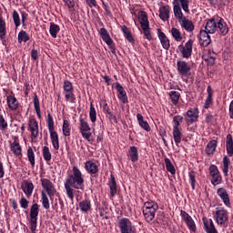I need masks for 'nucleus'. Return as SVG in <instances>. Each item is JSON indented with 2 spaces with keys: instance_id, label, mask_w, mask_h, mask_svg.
Instances as JSON below:
<instances>
[{
  "instance_id": "f257e3e1",
  "label": "nucleus",
  "mask_w": 233,
  "mask_h": 233,
  "mask_svg": "<svg viewBox=\"0 0 233 233\" xmlns=\"http://www.w3.org/2000/svg\"><path fill=\"white\" fill-rule=\"evenodd\" d=\"M64 187L70 201H74L76 190H83L85 188V177L77 166H73L72 174L68 175Z\"/></svg>"
},
{
  "instance_id": "f03ea898",
  "label": "nucleus",
  "mask_w": 233,
  "mask_h": 233,
  "mask_svg": "<svg viewBox=\"0 0 233 233\" xmlns=\"http://www.w3.org/2000/svg\"><path fill=\"white\" fill-rule=\"evenodd\" d=\"M40 183L44 189L41 191L42 205L46 210H48V208H50V200L48 199V197L50 199H54V196L57 194V189H56V186L50 178L43 177L40 179Z\"/></svg>"
},
{
  "instance_id": "7ed1b4c3",
  "label": "nucleus",
  "mask_w": 233,
  "mask_h": 233,
  "mask_svg": "<svg viewBox=\"0 0 233 233\" xmlns=\"http://www.w3.org/2000/svg\"><path fill=\"white\" fill-rule=\"evenodd\" d=\"M158 208L159 206L154 200H148L144 203L142 212L147 223H152V221H154V218H156V212H157Z\"/></svg>"
},
{
  "instance_id": "20e7f679",
  "label": "nucleus",
  "mask_w": 233,
  "mask_h": 233,
  "mask_svg": "<svg viewBox=\"0 0 233 233\" xmlns=\"http://www.w3.org/2000/svg\"><path fill=\"white\" fill-rule=\"evenodd\" d=\"M179 3L181 5H179ZM188 0H173V12L176 19H177L178 23L179 21H182V19H185L186 16L183 15V11L186 12V14H190V9L188 8L189 5Z\"/></svg>"
},
{
  "instance_id": "39448f33",
  "label": "nucleus",
  "mask_w": 233,
  "mask_h": 233,
  "mask_svg": "<svg viewBox=\"0 0 233 233\" xmlns=\"http://www.w3.org/2000/svg\"><path fill=\"white\" fill-rule=\"evenodd\" d=\"M138 19L145 39H147V41H154V37L152 36V31L150 29V22L148 21V15L147 14V12L140 11L138 13Z\"/></svg>"
},
{
  "instance_id": "423d86ee",
  "label": "nucleus",
  "mask_w": 233,
  "mask_h": 233,
  "mask_svg": "<svg viewBox=\"0 0 233 233\" xmlns=\"http://www.w3.org/2000/svg\"><path fill=\"white\" fill-rule=\"evenodd\" d=\"M46 123L50 134L51 143L55 150H59V135H57V132L56 131L54 116H52V114L50 113L47 114Z\"/></svg>"
},
{
  "instance_id": "0eeeda50",
  "label": "nucleus",
  "mask_w": 233,
  "mask_h": 233,
  "mask_svg": "<svg viewBox=\"0 0 233 233\" xmlns=\"http://www.w3.org/2000/svg\"><path fill=\"white\" fill-rule=\"evenodd\" d=\"M173 139L176 143L177 147H179V143H181V139L183 138V133L179 127H181V123H183V116L177 115L173 117Z\"/></svg>"
},
{
  "instance_id": "6e6552de",
  "label": "nucleus",
  "mask_w": 233,
  "mask_h": 233,
  "mask_svg": "<svg viewBox=\"0 0 233 233\" xmlns=\"http://www.w3.org/2000/svg\"><path fill=\"white\" fill-rule=\"evenodd\" d=\"M79 132L84 139H86L89 143H94V138H91L92 127H90V125L86 121V118L83 116L79 117Z\"/></svg>"
},
{
  "instance_id": "1a4fd4ad",
  "label": "nucleus",
  "mask_w": 233,
  "mask_h": 233,
  "mask_svg": "<svg viewBox=\"0 0 233 233\" xmlns=\"http://www.w3.org/2000/svg\"><path fill=\"white\" fill-rule=\"evenodd\" d=\"M214 219L219 227H227L228 225V211L225 208H217Z\"/></svg>"
},
{
  "instance_id": "9d476101",
  "label": "nucleus",
  "mask_w": 233,
  "mask_h": 233,
  "mask_svg": "<svg viewBox=\"0 0 233 233\" xmlns=\"http://www.w3.org/2000/svg\"><path fill=\"white\" fill-rule=\"evenodd\" d=\"M39 216V204L35 203L31 206L29 213V225L32 233H35L37 229V217Z\"/></svg>"
},
{
  "instance_id": "9b49d317",
  "label": "nucleus",
  "mask_w": 233,
  "mask_h": 233,
  "mask_svg": "<svg viewBox=\"0 0 233 233\" xmlns=\"http://www.w3.org/2000/svg\"><path fill=\"white\" fill-rule=\"evenodd\" d=\"M117 227L120 233H136V226L127 218H118Z\"/></svg>"
},
{
  "instance_id": "f8f14e48",
  "label": "nucleus",
  "mask_w": 233,
  "mask_h": 233,
  "mask_svg": "<svg viewBox=\"0 0 233 233\" xmlns=\"http://www.w3.org/2000/svg\"><path fill=\"white\" fill-rule=\"evenodd\" d=\"M209 170V176L211 177V184L214 187H217V185H221L223 182V177H221V172H219V168H218V166L211 165L208 167Z\"/></svg>"
},
{
  "instance_id": "ddd939ff",
  "label": "nucleus",
  "mask_w": 233,
  "mask_h": 233,
  "mask_svg": "<svg viewBox=\"0 0 233 233\" xmlns=\"http://www.w3.org/2000/svg\"><path fill=\"white\" fill-rule=\"evenodd\" d=\"M177 70L179 76L183 77H190V76H192V67L190 64L185 60H178L177 62Z\"/></svg>"
},
{
  "instance_id": "4468645a",
  "label": "nucleus",
  "mask_w": 233,
  "mask_h": 233,
  "mask_svg": "<svg viewBox=\"0 0 233 233\" xmlns=\"http://www.w3.org/2000/svg\"><path fill=\"white\" fill-rule=\"evenodd\" d=\"M194 48V40L189 39L185 45L178 46V50L184 59L192 57V49Z\"/></svg>"
},
{
  "instance_id": "2eb2a0df",
  "label": "nucleus",
  "mask_w": 233,
  "mask_h": 233,
  "mask_svg": "<svg viewBox=\"0 0 233 233\" xmlns=\"http://www.w3.org/2000/svg\"><path fill=\"white\" fill-rule=\"evenodd\" d=\"M12 140L9 141L10 150L16 157H23V147L19 143V137L13 136Z\"/></svg>"
},
{
  "instance_id": "dca6fc26",
  "label": "nucleus",
  "mask_w": 233,
  "mask_h": 233,
  "mask_svg": "<svg viewBox=\"0 0 233 233\" xmlns=\"http://www.w3.org/2000/svg\"><path fill=\"white\" fill-rule=\"evenodd\" d=\"M187 125H194L199 119V109L198 107L189 108L184 115Z\"/></svg>"
},
{
  "instance_id": "f3484780",
  "label": "nucleus",
  "mask_w": 233,
  "mask_h": 233,
  "mask_svg": "<svg viewBox=\"0 0 233 233\" xmlns=\"http://www.w3.org/2000/svg\"><path fill=\"white\" fill-rule=\"evenodd\" d=\"M28 130L31 133V139H37L39 137V124L35 118L29 119Z\"/></svg>"
},
{
  "instance_id": "a211bd4d",
  "label": "nucleus",
  "mask_w": 233,
  "mask_h": 233,
  "mask_svg": "<svg viewBox=\"0 0 233 233\" xmlns=\"http://www.w3.org/2000/svg\"><path fill=\"white\" fill-rule=\"evenodd\" d=\"M217 194L218 198H220L221 201L224 203L225 207H228V208H230L232 207V204L230 203V196L228 195V191H227V188H218Z\"/></svg>"
},
{
  "instance_id": "6ab92c4d",
  "label": "nucleus",
  "mask_w": 233,
  "mask_h": 233,
  "mask_svg": "<svg viewBox=\"0 0 233 233\" xmlns=\"http://www.w3.org/2000/svg\"><path fill=\"white\" fill-rule=\"evenodd\" d=\"M204 230L206 233H218L216 225H214V220L212 218H208L207 217L202 218Z\"/></svg>"
},
{
  "instance_id": "aec40b11",
  "label": "nucleus",
  "mask_w": 233,
  "mask_h": 233,
  "mask_svg": "<svg viewBox=\"0 0 233 233\" xmlns=\"http://www.w3.org/2000/svg\"><path fill=\"white\" fill-rule=\"evenodd\" d=\"M6 103L11 112H15L19 109L20 104L15 95H9L6 96Z\"/></svg>"
},
{
  "instance_id": "412c9836",
  "label": "nucleus",
  "mask_w": 233,
  "mask_h": 233,
  "mask_svg": "<svg viewBox=\"0 0 233 233\" xmlns=\"http://www.w3.org/2000/svg\"><path fill=\"white\" fill-rule=\"evenodd\" d=\"M158 39L162 45L164 50H170V39L164 34L161 28L157 29Z\"/></svg>"
},
{
  "instance_id": "4be33fe9",
  "label": "nucleus",
  "mask_w": 233,
  "mask_h": 233,
  "mask_svg": "<svg viewBox=\"0 0 233 233\" xmlns=\"http://www.w3.org/2000/svg\"><path fill=\"white\" fill-rule=\"evenodd\" d=\"M158 17L161 21L167 22L170 19V5H161L158 9Z\"/></svg>"
},
{
  "instance_id": "5701e85b",
  "label": "nucleus",
  "mask_w": 233,
  "mask_h": 233,
  "mask_svg": "<svg viewBox=\"0 0 233 233\" xmlns=\"http://www.w3.org/2000/svg\"><path fill=\"white\" fill-rule=\"evenodd\" d=\"M21 188L24 194H25L26 198H32V194L34 192V183H32V181L23 180Z\"/></svg>"
},
{
  "instance_id": "b1692460",
  "label": "nucleus",
  "mask_w": 233,
  "mask_h": 233,
  "mask_svg": "<svg viewBox=\"0 0 233 233\" xmlns=\"http://www.w3.org/2000/svg\"><path fill=\"white\" fill-rule=\"evenodd\" d=\"M116 90L118 92V99H120L123 105H127V103H128V96H127V91H125V88L121 84H119V82L116 83Z\"/></svg>"
},
{
  "instance_id": "393cba45",
  "label": "nucleus",
  "mask_w": 233,
  "mask_h": 233,
  "mask_svg": "<svg viewBox=\"0 0 233 233\" xmlns=\"http://www.w3.org/2000/svg\"><path fill=\"white\" fill-rule=\"evenodd\" d=\"M210 33H208V31H205L203 29L200 30L199 32V44L200 46H208V45H210V43H212V40L210 39V35H208Z\"/></svg>"
},
{
  "instance_id": "a878e982",
  "label": "nucleus",
  "mask_w": 233,
  "mask_h": 233,
  "mask_svg": "<svg viewBox=\"0 0 233 233\" xmlns=\"http://www.w3.org/2000/svg\"><path fill=\"white\" fill-rule=\"evenodd\" d=\"M180 24L181 28H184L186 32H194L196 25H194V22L189 20L188 18H183L178 22Z\"/></svg>"
},
{
  "instance_id": "bb28decb",
  "label": "nucleus",
  "mask_w": 233,
  "mask_h": 233,
  "mask_svg": "<svg viewBox=\"0 0 233 233\" xmlns=\"http://www.w3.org/2000/svg\"><path fill=\"white\" fill-rule=\"evenodd\" d=\"M217 30H218V23H216V18L208 19L204 31L209 34H216Z\"/></svg>"
},
{
  "instance_id": "cd10ccee",
  "label": "nucleus",
  "mask_w": 233,
  "mask_h": 233,
  "mask_svg": "<svg viewBox=\"0 0 233 233\" xmlns=\"http://www.w3.org/2000/svg\"><path fill=\"white\" fill-rule=\"evenodd\" d=\"M85 168L88 174L95 175L99 172V167L92 160H87L85 163Z\"/></svg>"
},
{
  "instance_id": "c85d7f7f",
  "label": "nucleus",
  "mask_w": 233,
  "mask_h": 233,
  "mask_svg": "<svg viewBox=\"0 0 233 233\" xmlns=\"http://www.w3.org/2000/svg\"><path fill=\"white\" fill-rule=\"evenodd\" d=\"M78 208L84 214H88L92 210V202L90 199L86 198L78 203Z\"/></svg>"
},
{
  "instance_id": "c756f323",
  "label": "nucleus",
  "mask_w": 233,
  "mask_h": 233,
  "mask_svg": "<svg viewBox=\"0 0 233 233\" xmlns=\"http://www.w3.org/2000/svg\"><path fill=\"white\" fill-rule=\"evenodd\" d=\"M216 148H218V140H210L206 146L205 152L208 156H214L216 154Z\"/></svg>"
},
{
  "instance_id": "7c9ffc66",
  "label": "nucleus",
  "mask_w": 233,
  "mask_h": 233,
  "mask_svg": "<svg viewBox=\"0 0 233 233\" xmlns=\"http://www.w3.org/2000/svg\"><path fill=\"white\" fill-rule=\"evenodd\" d=\"M217 30H218L220 35H227L228 34V25L223 18H220L217 23Z\"/></svg>"
},
{
  "instance_id": "2f4dec72",
  "label": "nucleus",
  "mask_w": 233,
  "mask_h": 233,
  "mask_svg": "<svg viewBox=\"0 0 233 233\" xmlns=\"http://www.w3.org/2000/svg\"><path fill=\"white\" fill-rule=\"evenodd\" d=\"M207 90H208V96L204 103V108L206 110H208V108H210V106L212 105V103H214V99L212 98L214 96V90H212L211 86H208Z\"/></svg>"
},
{
  "instance_id": "473e14b6",
  "label": "nucleus",
  "mask_w": 233,
  "mask_h": 233,
  "mask_svg": "<svg viewBox=\"0 0 233 233\" xmlns=\"http://www.w3.org/2000/svg\"><path fill=\"white\" fill-rule=\"evenodd\" d=\"M109 188L110 197L115 198L116 194H117V182L116 181V177L114 176V174L110 175Z\"/></svg>"
},
{
  "instance_id": "72a5a7b5",
  "label": "nucleus",
  "mask_w": 233,
  "mask_h": 233,
  "mask_svg": "<svg viewBox=\"0 0 233 233\" xmlns=\"http://www.w3.org/2000/svg\"><path fill=\"white\" fill-rule=\"evenodd\" d=\"M127 156L129 159L132 161V163L139 161V152L137 151V148L135 146L129 147Z\"/></svg>"
},
{
  "instance_id": "f704fd0d",
  "label": "nucleus",
  "mask_w": 233,
  "mask_h": 233,
  "mask_svg": "<svg viewBox=\"0 0 233 233\" xmlns=\"http://www.w3.org/2000/svg\"><path fill=\"white\" fill-rule=\"evenodd\" d=\"M121 30L126 37L127 41L134 45L136 43V39H134V35H132V31L127 25H122Z\"/></svg>"
},
{
  "instance_id": "c9c22d12",
  "label": "nucleus",
  "mask_w": 233,
  "mask_h": 233,
  "mask_svg": "<svg viewBox=\"0 0 233 233\" xmlns=\"http://www.w3.org/2000/svg\"><path fill=\"white\" fill-rule=\"evenodd\" d=\"M99 35L100 37L102 38V40L104 41V43H106V45H112V37H110V34H108V31L106 30V28L102 27L99 30Z\"/></svg>"
},
{
  "instance_id": "e433bc0d",
  "label": "nucleus",
  "mask_w": 233,
  "mask_h": 233,
  "mask_svg": "<svg viewBox=\"0 0 233 233\" xmlns=\"http://www.w3.org/2000/svg\"><path fill=\"white\" fill-rule=\"evenodd\" d=\"M6 37V22L3 18V10L0 9V39Z\"/></svg>"
},
{
  "instance_id": "4c0bfd02",
  "label": "nucleus",
  "mask_w": 233,
  "mask_h": 233,
  "mask_svg": "<svg viewBox=\"0 0 233 233\" xmlns=\"http://www.w3.org/2000/svg\"><path fill=\"white\" fill-rule=\"evenodd\" d=\"M137 119L138 121L139 127H141V128H143V130H146V132H150V130H151L150 125L148 124L147 121H145L143 115H141V113H138L137 115Z\"/></svg>"
},
{
  "instance_id": "58836bf2",
  "label": "nucleus",
  "mask_w": 233,
  "mask_h": 233,
  "mask_svg": "<svg viewBox=\"0 0 233 233\" xmlns=\"http://www.w3.org/2000/svg\"><path fill=\"white\" fill-rule=\"evenodd\" d=\"M203 59L208 63V66H214L216 65V53H211L208 50V55L203 56Z\"/></svg>"
},
{
  "instance_id": "ea45409f",
  "label": "nucleus",
  "mask_w": 233,
  "mask_h": 233,
  "mask_svg": "<svg viewBox=\"0 0 233 233\" xmlns=\"http://www.w3.org/2000/svg\"><path fill=\"white\" fill-rule=\"evenodd\" d=\"M168 96L172 105L177 106V105H179V99H181V93L177 91H170Z\"/></svg>"
},
{
  "instance_id": "a19ab883",
  "label": "nucleus",
  "mask_w": 233,
  "mask_h": 233,
  "mask_svg": "<svg viewBox=\"0 0 233 233\" xmlns=\"http://www.w3.org/2000/svg\"><path fill=\"white\" fill-rule=\"evenodd\" d=\"M226 150H227L228 156L229 157H232V156H233V139H232V135H230V134H228L227 136Z\"/></svg>"
},
{
  "instance_id": "79ce46f5",
  "label": "nucleus",
  "mask_w": 233,
  "mask_h": 233,
  "mask_svg": "<svg viewBox=\"0 0 233 233\" xmlns=\"http://www.w3.org/2000/svg\"><path fill=\"white\" fill-rule=\"evenodd\" d=\"M62 132L65 137H70V134L72 132V126H70V122L67 119L63 120Z\"/></svg>"
},
{
  "instance_id": "37998d69",
  "label": "nucleus",
  "mask_w": 233,
  "mask_h": 233,
  "mask_svg": "<svg viewBox=\"0 0 233 233\" xmlns=\"http://www.w3.org/2000/svg\"><path fill=\"white\" fill-rule=\"evenodd\" d=\"M27 159L32 168H34L35 167V153L34 152V148H32V147L27 148Z\"/></svg>"
},
{
  "instance_id": "c03bdc74",
  "label": "nucleus",
  "mask_w": 233,
  "mask_h": 233,
  "mask_svg": "<svg viewBox=\"0 0 233 233\" xmlns=\"http://www.w3.org/2000/svg\"><path fill=\"white\" fill-rule=\"evenodd\" d=\"M171 35L177 42L183 41V35L181 34V31H179L177 27H172L171 30Z\"/></svg>"
},
{
  "instance_id": "a18cd8bd",
  "label": "nucleus",
  "mask_w": 233,
  "mask_h": 233,
  "mask_svg": "<svg viewBox=\"0 0 233 233\" xmlns=\"http://www.w3.org/2000/svg\"><path fill=\"white\" fill-rule=\"evenodd\" d=\"M33 101H34V106H35V110L36 112V116H37L38 119H41V117H42L41 106L39 103V97H37V94H35Z\"/></svg>"
},
{
  "instance_id": "49530a36",
  "label": "nucleus",
  "mask_w": 233,
  "mask_h": 233,
  "mask_svg": "<svg viewBox=\"0 0 233 233\" xmlns=\"http://www.w3.org/2000/svg\"><path fill=\"white\" fill-rule=\"evenodd\" d=\"M42 156L43 158L46 161V163L52 161V153L50 152V147H48V146L43 147Z\"/></svg>"
},
{
  "instance_id": "de8ad7c7",
  "label": "nucleus",
  "mask_w": 233,
  "mask_h": 233,
  "mask_svg": "<svg viewBox=\"0 0 233 233\" xmlns=\"http://www.w3.org/2000/svg\"><path fill=\"white\" fill-rule=\"evenodd\" d=\"M164 161L167 172H170L172 176L176 175V167H174V164H172V161L168 157H165Z\"/></svg>"
},
{
  "instance_id": "09e8293b",
  "label": "nucleus",
  "mask_w": 233,
  "mask_h": 233,
  "mask_svg": "<svg viewBox=\"0 0 233 233\" xmlns=\"http://www.w3.org/2000/svg\"><path fill=\"white\" fill-rule=\"evenodd\" d=\"M65 99L67 103H76V94H74V89L70 91H64Z\"/></svg>"
},
{
  "instance_id": "8fccbe9b",
  "label": "nucleus",
  "mask_w": 233,
  "mask_h": 233,
  "mask_svg": "<svg viewBox=\"0 0 233 233\" xmlns=\"http://www.w3.org/2000/svg\"><path fill=\"white\" fill-rule=\"evenodd\" d=\"M223 168H222V171H223V174L224 176L228 177V167H230V158H228V156H225L223 157Z\"/></svg>"
},
{
  "instance_id": "3c124183",
  "label": "nucleus",
  "mask_w": 233,
  "mask_h": 233,
  "mask_svg": "<svg viewBox=\"0 0 233 233\" xmlns=\"http://www.w3.org/2000/svg\"><path fill=\"white\" fill-rule=\"evenodd\" d=\"M27 41H30V36L26 34V31L21 30L18 33V43H27Z\"/></svg>"
},
{
  "instance_id": "603ef678",
  "label": "nucleus",
  "mask_w": 233,
  "mask_h": 233,
  "mask_svg": "<svg viewBox=\"0 0 233 233\" xmlns=\"http://www.w3.org/2000/svg\"><path fill=\"white\" fill-rule=\"evenodd\" d=\"M59 30H61L59 25H56L55 23L50 24L49 32H50V35L54 37V39L57 37V34H59Z\"/></svg>"
},
{
  "instance_id": "864d4df0",
  "label": "nucleus",
  "mask_w": 233,
  "mask_h": 233,
  "mask_svg": "<svg viewBox=\"0 0 233 233\" xmlns=\"http://www.w3.org/2000/svg\"><path fill=\"white\" fill-rule=\"evenodd\" d=\"M196 176H198V173L194 170L189 171L188 177H189V183L191 185L192 190H196Z\"/></svg>"
},
{
  "instance_id": "5fc2aeb1",
  "label": "nucleus",
  "mask_w": 233,
  "mask_h": 233,
  "mask_svg": "<svg viewBox=\"0 0 233 233\" xmlns=\"http://www.w3.org/2000/svg\"><path fill=\"white\" fill-rule=\"evenodd\" d=\"M89 117L91 123H96L97 121V113L96 112V107H94V104H90V111H89Z\"/></svg>"
},
{
  "instance_id": "6e6d98bb",
  "label": "nucleus",
  "mask_w": 233,
  "mask_h": 233,
  "mask_svg": "<svg viewBox=\"0 0 233 233\" xmlns=\"http://www.w3.org/2000/svg\"><path fill=\"white\" fill-rule=\"evenodd\" d=\"M185 223L186 225H187L191 232H196L197 230L196 222H194V219L192 218V217L189 219L186 220Z\"/></svg>"
},
{
  "instance_id": "4d7b16f0",
  "label": "nucleus",
  "mask_w": 233,
  "mask_h": 233,
  "mask_svg": "<svg viewBox=\"0 0 233 233\" xmlns=\"http://www.w3.org/2000/svg\"><path fill=\"white\" fill-rule=\"evenodd\" d=\"M65 3V6H67L69 12H74V8H76V0H63Z\"/></svg>"
},
{
  "instance_id": "13d9d810",
  "label": "nucleus",
  "mask_w": 233,
  "mask_h": 233,
  "mask_svg": "<svg viewBox=\"0 0 233 233\" xmlns=\"http://www.w3.org/2000/svg\"><path fill=\"white\" fill-rule=\"evenodd\" d=\"M216 121H218V119L216 117H214V115H212L211 113L206 114L207 125H214V123H216Z\"/></svg>"
},
{
  "instance_id": "bf43d9fd",
  "label": "nucleus",
  "mask_w": 233,
  "mask_h": 233,
  "mask_svg": "<svg viewBox=\"0 0 233 233\" xmlns=\"http://www.w3.org/2000/svg\"><path fill=\"white\" fill-rule=\"evenodd\" d=\"M13 19L16 28L17 26L21 25V19L19 18V13H17V11L15 10H14L13 12Z\"/></svg>"
},
{
  "instance_id": "052dcab7",
  "label": "nucleus",
  "mask_w": 233,
  "mask_h": 233,
  "mask_svg": "<svg viewBox=\"0 0 233 233\" xmlns=\"http://www.w3.org/2000/svg\"><path fill=\"white\" fill-rule=\"evenodd\" d=\"M64 92H68L70 90H74V86L70 80H65L63 86Z\"/></svg>"
},
{
  "instance_id": "680f3d73",
  "label": "nucleus",
  "mask_w": 233,
  "mask_h": 233,
  "mask_svg": "<svg viewBox=\"0 0 233 233\" xmlns=\"http://www.w3.org/2000/svg\"><path fill=\"white\" fill-rule=\"evenodd\" d=\"M8 128V122L5 119V116L0 114V130H6Z\"/></svg>"
},
{
  "instance_id": "e2e57ef3",
  "label": "nucleus",
  "mask_w": 233,
  "mask_h": 233,
  "mask_svg": "<svg viewBox=\"0 0 233 233\" xmlns=\"http://www.w3.org/2000/svg\"><path fill=\"white\" fill-rule=\"evenodd\" d=\"M30 204V201H28V199L22 198L20 199V207L22 208H24L25 210H26V208H28V205Z\"/></svg>"
},
{
  "instance_id": "0e129e2a",
  "label": "nucleus",
  "mask_w": 233,
  "mask_h": 233,
  "mask_svg": "<svg viewBox=\"0 0 233 233\" xmlns=\"http://www.w3.org/2000/svg\"><path fill=\"white\" fill-rule=\"evenodd\" d=\"M31 58L33 59V61H37V59H39V52L37 51V49L31 50Z\"/></svg>"
},
{
  "instance_id": "69168bd1",
  "label": "nucleus",
  "mask_w": 233,
  "mask_h": 233,
  "mask_svg": "<svg viewBox=\"0 0 233 233\" xmlns=\"http://www.w3.org/2000/svg\"><path fill=\"white\" fill-rule=\"evenodd\" d=\"M86 3L89 8H96L97 6V1L96 0H86Z\"/></svg>"
},
{
  "instance_id": "338daca9",
  "label": "nucleus",
  "mask_w": 233,
  "mask_h": 233,
  "mask_svg": "<svg viewBox=\"0 0 233 233\" xmlns=\"http://www.w3.org/2000/svg\"><path fill=\"white\" fill-rule=\"evenodd\" d=\"M180 216L181 218L184 219V221H187L188 219H190L192 217H190V215H188V213H187V211L185 210H180Z\"/></svg>"
},
{
  "instance_id": "774afa93",
  "label": "nucleus",
  "mask_w": 233,
  "mask_h": 233,
  "mask_svg": "<svg viewBox=\"0 0 233 233\" xmlns=\"http://www.w3.org/2000/svg\"><path fill=\"white\" fill-rule=\"evenodd\" d=\"M107 116H108V119H109V121H111V123H115V125H117L118 121H117V116H116V115L110 113Z\"/></svg>"
}]
</instances>
